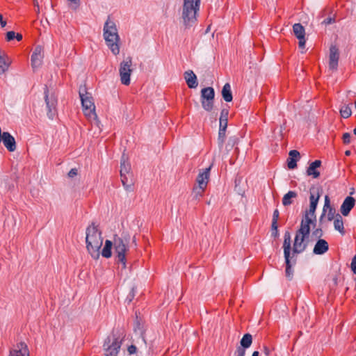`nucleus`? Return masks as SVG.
Returning <instances> with one entry per match:
<instances>
[{"label": "nucleus", "mask_w": 356, "mask_h": 356, "mask_svg": "<svg viewBox=\"0 0 356 356\" xmlns=\"http://www.w3.org/2000/svg\"><path fill=\"white\" fill-rule=\"evenodd\" d=\"M86 248L91 257L97 259L99 257V250L103 243L102 232L95 223L90 225L86 231Z\"/></svg>", "instance_id": "f257e3e1"}, {"label": "nucleus", "mask_w": 356, "mask_h": 356, "mask_svg": "<svg viewBox=\"0 0 356 356\" xmlns=\"http://www.w3.org/2000/svg\"><path fill=\"white\" fill-rule=\"evenodd\" d=\"M104 38L107 46L114 55L120 53L119 41L120 37L115 23L108 18L104 26Z\"/></svg>", "instance_id": "f03ea898"}, {"label": "nucleus", "mask_w": 356, "mask_h": 356, "mask_svg": "<svg viewBox=\"0 0 356 356\" xmlns=\"http://www.w3.org/2000/svg\"><path fill=\"white\" fill-rule=\"evenodd\" d=\"M201 0H184L181 17L186 27L191 26L197 20Z\"/></svg>", "instance_id": "7ed1b4c3"}, {"label": "nucleus", "mask_w": 356, "mask_h": 356, "mask_svg": "<svg viewBox=\"0 0 356 356\" xmlns=\"http://www.w3.org/2000/svg\"><path fill=\"white\" fill-rule=\"evenodd\" d=\"M284 255L285 259V276L289 280L293 278V270L292 266L296 263L295 256L291 255V234L289 232H286L284 235L283 243Z\"/></svg>", "instance_id": "20e7f679"}, {"label": "nucleus", "mask_w": 356, "mask_h": 356, "mask_svg": "<svg viewBox=\"0 0 356 356\" xmlns=\"http://www.w3.org/2000/svg\"><path fill=\"white\" fill-rule=\"evenodd\" d=\"M129 238L127 237H120L117 235L113 237V249L115 260L120 263L123 268H126L127 258L126 255L129 251Z\"/></svg>", "instance_id": "39448f33"}, {"label": "nucleus", "mask_w": 356, "mask_h": 356, "mask_svg": "<svg viewBox=\"0 0 356 356\" xmlns=\"http://www.w3.org/2000/svg\"><path fill=\"white\" fill-rule=\"evenodd\" d=\"M311 227L308 225L300 224V228L296 231L293 243L292 255L299 254L305 251L307 246L306 239L310 233Z\"/></svg>", "instance_id": "423d86ee"}, {"label": "nucleus", "mask_w": 356, "mask_h": 356, "mask_svg": "<svg viewBox=\"0 0 356 356\" xmlns=\"http://www.w3.org/2000/svg\"><path fill=\"white\" fill-rule=\"evenodd\" d=\"M79 93L84 115L89 120H96L95 106L91 94L86 90L85 87H81Z\"/></svg>", "instance_id": "0eeeda50"}, {"label": "nucleus", "mask_w": 356, "mask_h": 356, "mask_svg": "<svg viewBox=\"0 0 356 356\" xmlns=\"http://www.w3.org/2000/svg\"><path fill=\"white\" fill-rule=\"evenodd\" d=\"M132 60L131 57H127L120 64L119 73L121 83L125 86L130 84V76L133 72Z\"/></svg>", "instance_id": "6e6552de"}, {"label": "nucleus", "mask_w": 356, "mask_h": 356, "mask_svg": "<svg viewBox=\"0 0 356 356\" xmlns=\"http://www.w3.org/2000/svg\"><path fill=\"white\" fill-rule=\"evenodd\" d=\"M211 167L212 165H209L208 168L200 170V172L196 179L197 183L198 184V188L195 189L196 196H202L209 180L210 170Z\"/></svg>", "instance_id": "1a4fd4ad"}, {"label": "nucleus", "mask_w": 356, "mask_h": 356, "mask_svg": "<svg viewBox=\"0 0 356 356\" xmlns=\"http://www.w3.org/2000/svg\"><path fill=\"white\" fill-rule=\"evenodd\" d=\"M44 100L47 108V115L50 120H53L56 115L57 97L54 93L49 94V89L44 88Z\"/></svg>", "instance_id": "9d476101"}, {"label": "nucleus", "mask_w": 356, "mask_h": 356, "mask_svg": "<svg viewBox=\"0 0 356 356\" xmlns=\"http://www.w3.org/2000/svg\"><path fill=\"white\" fill-rule=\"evenodd\" d=\"M215 92L213 88L207 87L201 90V103L203 108L211 111L213 108Z\"/></svg>", "instance_id": "9b49d317"}, {"label": "nucleus", "mask_w": 356, "mask_h": 356, "mask_svg": "<svg viewBox=\"0 0 356 356\" xmlns=\"http://www.w3.org/2000/svg\"><path fill=\"white\" fill-rule=\"evenodd\" d=\"M121 340L119 338L113 337L107 338L104 347L106 356H118L121 347Z\"/></svg>", "instance_id": "f8f14e48"}, {"label": "nucleus", "mask_w": 356, "mask_h": 356, "mask_svg": "<svg viewBox=\"0 0 356 356\" xmlns=\"http://www.w3.org/2000/svg\"><path fill=\"white\" fill-rule=\"evenodd\" d=\"M339 58V50L336 46H331L330 49L329 68L332 70H336L338 67Z\"/></svg>", "instance_id": "ddd939ff"}, {"label": "nucleus", "mask_w": 356, "mask_h": 356, "mask_svg": "<svg viewBox=\"0 0 356 356\" xmlns=\"http://www.w3.org/2000/svg\"><path fill=\"white\" fill-rule=\"evenodd\" d=\"M315 208H312L309 207V210L306 211L305 214L303 217V218L301 220L300 224L308 225L311 227V225L315 226L316 225V211Z\"/></svg>", "instance_id": "4468645a"}, {"label": "nucleus", "mask_w": 356, "mask_h": 356, "mask_svg": "<svg viewBox=\"0 0 356 356\" xmlns=\"http://www.w3.org/2000/svg\"><path fill=\"white\" fill-rule=\"evenodd\" d=\"M315 208H312L309 207V210L306 211L305 214L303 217V218L301 220L300 224L308 225L311 227V225L315 226L316 225V211Z\"/></svg>", "instance_id": "2eb2a0df"}, {"label": "nucleus", "mask_w": 356, "mask_h": 356, "mask_svg": "<svg viewBox=\"0 0 356 356\" xmlns=\"http://www.w3.org/2000/svg\"><path fill=\"white\" fill-rule=\"evenodd\" d=\"M1 140L9 152H14L16 149V142L15 138L8 132H3L2 134Z\"/></svg>", "instance_id": "dca6fc26"}, {"label": "nucleus", "mask_w": 356, "mask_h": 356, "mask_svg": "<svg viewBox=\"0 0 356 356\" xmlns=\"http://www.w3.org/2000/svg\"><path fill=\"white\" fill-rule=\"evenodd\" d=\"M9 356H29V350L26 343L20 342L10 351Z\"/></svg>", "instance_id": "f3484780"}, {"label": "nucleus", "mask_w": 356, "mask_h": 356, "mask_svg": "<svg viewBox=\"0 0 356 356\" xmlns=\"http://www.w3.org/2000/svg\"><path fill=\"white\" fill-rule=\"evenodd\" d=\"M355 204V200L350 196H348L343 202L341 206V213L344 216H347L351 209L354 207Z\"/></svg>", "instance_id": "a211bd4d"}, {"label": "nucleus", "mask_w": 356, "mask_h": 356, "mask_svg": "<svg viewBox=\"0 0 356 356\" xmlns=\"http://www.w3.org/2000/svg\"><path fill=\"white\" fill-rule=\"evenodd\" d=\"M42 59V55L41 47H36L31 55V65L34 70L41 65Z\"/></svg>", "instance_id": "6ab92c4d"}, {"label": "nucleus", "mask_w": 356, "mask_h": 356, "mask_svg": "<svg viewBox=\"0 0 356 356\" xmlns=\"http://www.w3.org/2000/svg\"><path fill=\"white\" fill-rule=\"evenodd\" d=\"M328 250V243L325 239H318L314 247L313 253L321 255L325 254Z\"/></svg>", "instance_id": "aec40b11"}, {"label": "nucleus", "mask_w": 356, "mask_h": 356, "mask_svg": "<svg viewBox=\"0 0 356 356\" xmlns=\"http://www.w3.org/2000/svg\"><path fill=\"white\" fill-rule=\"evenodd\" d=\"M321 165V161L320 160H316L312 162L307 170V175L315 179L318 178L320 176V172L318 170V168Z\"/></svg>", "instance_id": "412c9836"}, {"label": "nucleus", "mask_w": 356, "mask_h": 356, "mask_svg": "<svg viewBox=\"0 0 356 356\" xmlns=\"http://www.w3.org/2000/svg\"><path fill=\"white\" fill-rule=\"evenodd\" d=\"M11 63L10 58L0 49V74L5 73Z\"/></svg>", "instance_id": "4be33fe9"}, {"label": "nucleus", "mask_w": 356, "mask_h": 356, "mask_svg": "<svg viewBox=\"0 0 356 356\" xmlns=\"http://www.w3.org/2000/svg\"><path fill=\"white\" fill-rule=\"evenodd\" d=\"M184 79L188 88H195L197 86V76L192 70L185 72Z\"/></svg>", "instance_id": "5701e85b"}, {"label": "nucleus", "mask_w": 356, "mask_h": 356, "mask_svg": "<svg viewBox=\"0 0 356 356\" xmlns=\"http://www.w3.org/2000/svg\"><path fill=\"white\" fill-rule=\"evenodd\" d=\"M300 158V153L297 150H291L289 157L287 160V165L289 169H294L297 166V161Z\"/></svg>", "instance_id": "b1692460"}, {"label": "nucleus", "mask_w": 356, "mask_h": 356, "mask_svg": "<svg viewBox=\"0 0 356 356\" xmlns=\"http://www.w3.org/2000/svg\"><path fill=\"white\" fill-rule=\"evenodd\" d=\"M131 170V165L128 161L127 156L124 154L122 156L120 163V175L129 174Z\"/></svg>", "instance_id": "393cba45"}, {"label": "nucleus", "mask_w": 356, "mask_h": 356, "mask_svg": "<svg viewBox=\"0 0 356 356\" xmlns=\"http://www.w3.org/2000/svg\"><path fill=\"white\" fill-rule=\"evenodd\" d=\"M113 247V241L106 240L102 251V255L105 258H110L112 255V248Z\"/></svg>", "instance_id": "a878e982"}, {"label": "nucleus", "mask_w": 356, "mask_h": 356, "mask_svg": "<svg viewBox=\"0 0 356 356\" xmlns=\"http://www.w3.org/2000/svg\"><path fill=\"white\" fill-rule=\"evenodd\" d=\"M222 96L227 102H230L232 100L233 97L229 83H227L224 85L222 90Z\"/></svg>", "instance_id": "bb28decb"}, {"label": "nucleus", "mask_w": 356, "mask_h": 356, "mask_svg": "<svg viewBox=\"0 0 356 356\" xmlns=\"http://www.w3.org/2000/svg\"><path fill=\"white\" fill-rule=\"evenodd\" d=\"M296 192L290 191L286 193L282 198V204L284 206H289L293 203V199L297 197Z\"/></svg>", "instance_id": "cd10ccee"}, {"label": "nucleus", "mask_w": 356, "mask_h": 356, "mask_svg": "<svg viewBox=\"0 0 356 356\" xmlns=\"http://www.w3.org/2000/svg\"><path fill=\"white\" fill-rule=\"evenodd\" d=\"M334 229L339 231L341 234H345L343 218L339 213L337 214L336 218L334 220Z\"/></svg>", "instance_id": "c85d7f7f"}, {"label": "nucleus", "mask_w": 356, "mask_h": 356, "mask_svg": "<svg viewBox=\"0 0 356 356\" xmlns=\"http://www.w3.org/2000/svg\"><path fill=\"white\" fill-rule=\"evenodd\" d=\"M293 31L297 38L305 37V28L300 23L295 24L293 26Z\"/></svg>", "instance_id": "c756f323"}, {"label": "nucleus", "mask_w": 356, "mask_h": 356, "mask_svg": "<svg viewBox=\"0 0 356 356\" xmlns=\"http://www.w3.org/2000/svg\"><path fill=\"white\" fill-rule=\"evenodd\" d=\"M241 346L244 348H249L252 343V337L250 334L247 333L243 335L241 340Z\"/></svg>", "instance_id": "7c9ffc66"}, {"label": "nucleus", "mask_w": 356, "mask_h": 356, "mask_svg": "<svg viewBox=\"0 0 356 356\" xmlns=\"http://www.w3.org/2000/svg\"><path fill=\"white\" fill-rule=\"evenodd\" d=\"M121 177V181L122 183L123 186L127 191H129L131 189L132 187V182L129 180V174H124V175H120Z\"/></svg>", "instance_id": "2f4dec72"}, {"label": "nucleus", "mask_w": 356, "mask_h": 356, "mask_svg": "<svg viewBox=\"0 0 356 356\" xmlns=\"http://www.w3.org/2000/svg\"><path fill=\"white\" fill-rule=\"evenodd\" d=\"M227 116H228V111L227 109L222 110L221 115L220 118V127H227Z\"/></svg>", "instance_id": "473e14b6"}, {"label": "nucleus", "mask_w": 356, "mask_h": 356, "mask_svg": "<svg viewBox=\"0 0 356 356\" xmlns=\"http://www.w3.org/2000/svg\"><path fill=\"white\" fill-rule=\"evenodd\" d=\"M340 114L342 118H348L352 115V111L349 105H343L340 108Z\"/></svg>", "instance_id": "72a5a7b5"}, {"label": "nucleus", "mask_w": 356, "mask_h": 356, "mask_svg": "<svg viewBox=\"0 0 356 356\" xmlns=\"http://www.w3.org/2000/svg\"><path fill=\"white\" fill-rule=\"evenodd\" d=\"M227 127H220L219 128V132H218V145L220 147H221L225 141V132H226Z\"/></svg>", "instance_id": "f704fd0d"}, {"label": "nucleus", "mask_w": 356, "mask_h": 356, "mask_svg": "<svg viewBox=\"0 0 356 356\" xmlns=\"http://www.w3.org/2000/svg\"><path fill=\"white\" fill-rule=\"evenodd\" d=\"M319 193L316 188L310 189V202H318L319 200Z\"/></svg>", "instance_id": "c9c22d12"}, {"label": "nucleus", "mask_w": 356, "mask_h": 356, "mask_svg": "<svg viewBox=\"0 0 356 356\" xmlns=\"http://www.w3.org/2000/svg\"><path fill=\"white\" fill-rule=\"evenodd\" d=\"M327 218L329 221H331L336 218V216L337 213H336V210L334 208H332V207L327 208Z\"/></svg>", "instance_id": "e433bc0d"}, {"label": "nucleus", "mask_w": 356, "mask_h": 356, "mask_svg": "<svg viewBox=\"0 0 356 356\" xmlns=\"http://www.w3.org/2000/svg\"><path fill=\"white\" fill-rule=\"evenodd\" d=\"M329 207H331L330 204V199H329V197L327 195H326L325 197V204H324V206H323V213L321 216V220H323L325 213L327 212V208Z\"/></svg>", "instance_id": "4c0bfd02"}, {"label": "nucleus", "mask_w": 356, "mask_h": 356, "mask_svg": "<svg viewBox=\"0 0 356 356\" xmlns=\"http://www.w3.org/2000/svg\"><path fill=\"white\" fill-rule=\"evenodd\" d=\"M236 141L237 138L235 137L230 138L229 139L227 145H226V148L228 149V151H229L234 147V145L236 143Z\"/></svg>", "instance_id": "58836bf2"}, {"label": "nucleus", "mask_w": 356, "mask_h": 356, "mask_svg": "<svg viewBox=\"0 0 356 356\" xmlns=\"http://www.w3.org/2000/svg\"><path fill=\"white\" fill-rule=\"evenodd\" d=\"M322 236H323V231H322L321 228H316L312 232V236H314L316 238L321 239V238Z\"/></svg>", "instance_id": "ea45409f"}, {"label": "nucleus", "mask_w": 356, "mask_h": 356, "mask_svg": "<svg viewBox=\"0 0 356 356\" xmlns=\"http://www.w3.org/2000/svg\"><path fill=\"white\" fill-rule=\"evenodd\" d=\"M342 139L343 143L349 144L350 143V134L349 133H344Z\"/></svg>", "instance_id": "a19ab883"}, {"label": "nucleus", "mask_w": 356, "mask_h": 356, "mask_svg": "<svg viewBox=\"0 0 356 356\" xmlns=\"http://www.w3.org/2000/svg\"><path fill=\"white\" fill-rule=\"evenodd\" d=\"M15 38V31H10L7 32L6 40L8 41H10V40H13Z\"/></svg>", "instance_id": "79ce46f5"}, {"label": "nucleus", "mask_w": 356, "mask_h": 356, "mask_svg": "<svg viewBox=\"0 0 356 356\" xmlns=\"http://www.w3.org/2000/svg\"><path fill=\"white\" fill-rule=\"evenodd\" d=\"M299 42H298V46L300 49H305V42H306V40H305V37H302V38H298Z\"/></svg>", "instance_id": "37998d69"}, {"label": "nucleus", "mask_w": 356, "mask_h": 356, "mask_svg": "<svg viewBox=\"0 0 356 356\" xmlns=\"http://www.w3.org/2000/svg\"><path fill=\"white\" fill-rule=\"evenodd\" d=\"M236 356H245V348L243 347H238L236 352Z\"/></svg>", "instance_id": "c03bdc74"}, {"label": "nucleus", "mask_w": 356, "mask_h": 356, "mask_svg": "<svg viewBox=\"0 0 356 356\" xmlns=\"http://www.w3.org/2000/svg\"><path fill=\"white\" fill-rule=\"evenodd\" d=\"M68 1H70L71 3H72V8L73 9H76L79 6V3H80V0H67Z\"/></svg>", "instance_id": "a18cd8bd"}, {"label": "nucleus", "mask_w": 356, "mask_h": 356, "mask_svg": "<svg viewBox=\"0 0 356 356\" xmlns=\"http://www.w3.org/2000/svg\"><path fill=\"white\" fill-rule=\"evenodd\" d=\"M78 174V170L76 168H72L70 170V172H68V177L70 178H73L75 176H76Z\"/></svg>", "instance_id": "49530a36"}, {"label": "nucleus", "mask_w": 356, "mask_h": 356, "mask_svg": "<svg viewBox=\"0 0 356 356\" xmlns=\"http://www.w3.org/2000/svg\"><path fill=\"white\" fill-rule=\"evenodd\" d=\"M272 229L273 233H275V234H277V220H272Z\"/></svg>", "instance_id": "de8ad7c7"}, {"label": "nucleus", "mask_w": 356, "mask_h": 356, "mask_svg": "<svg viewBox=\"0 0 356 356\" xmlns=\"http://www.w3.org/2000/svg\"><path fill=\"white\" fill-rule=\"evenodd\" d=\"M351 268L355 274H356V255L353 257L351 262Z\"/></svg>", "instance_id": "09e8293b"}, {"label": "nucleus", "mask_w": 356, "mask_h": 356, "mask_svg": "<svg viewBox=\"0 0 356 356\" xmlns=\"http://www.w3.org/2000/svg\"><path fill=\"white\" fill-rule=\"evenodd\" d=\"M128 352L130 355L135 353L136 352V347L134 345H131L128 347Z\"/></svg>", "instance_id": "8fccbe9b"}, {"label": "nucleus", "mask_w": 356, "mask_h": 356, "mask_svg": "<svg viewBox=\"0 0 356 356\" xmlns=\"http://www.w3.org/2000/svg\"><path fill=\"white\" fill-rule=\"evenodd\" d=\"M280 216V212L278 209H275L273 214V220H278Z\"/></svg>", "instance_id": "3c124183"}, {"label": "nucleus", "mask_w": 356, "mask_h": 356, "mask_svg": "<svg viewBox=\"0 0 356 356\" xmlns=\"http://www.w3.org/2000/svg\"><path fill=\"white\" fill-rule=\"evenodd\" d=\"M334 19H332V17H327V18L325 19L322 23L325 25H327V24H332V22H334Z\"/></svg>", "instance_id": "603ef678"}, {"label": "nucleus", "mask_w": 356, "mask_h": 356, "mask_svg": "<svg viewBox=\"0 0 356 356\" xmlns=\"http://www.w3.org/2000/svg\"><path fill=\"white\" fill-rule=\"evenodd\" d=\"M0 24L1 27H5L6 26V22L3 20V16L0 15Z\"/></svg>", "instance_id": "864d4df0"}, {"label": "nucleus", "mask_w": 356, "mask_h": 356, "mask_svg": "<svg viewBox=\"0 0 356 356\" xmlns=\"http://www.w3.org/2000/svg\"><path fill=\"white\" fill-rule=\"evenodd\" d=\"M17 41H20L22 40V35L20 33H15V38Z\"/></svg>", "instance_id": "5fc2aeb1"}, {"label": "nucleus", "mask_w": 356, "mask_h": 356, "mask_svg": "<svg viewBox=\"0 0 356 356\" xmlns=\"http://www.w3.org/2000/svg\"><path fill=\"white\" fill-rule=\"evenodd\" d=\"M317 204H318V202H310L309 207L316 209Z\"/></svg>", "instance_id": "6e6d98bb"}, {"label": "nucleus", "mask_w": 356, "mask_h": 356, "mask_svg": "<svg viewBox=\"0 0 356 356\" xmlns=\"http://www.w3.org/2000/svg\"><path fill=\"white\" fill-rule=\"evenodd\" d=\"M264 352L266 355H268L270 353V350L267 347H264Z\"/></svg>", "instance_id": "4d7b16f0"}, {"label": "nucleus", "mask_w": 356, "mask_h": 356, "mask_svg": "<svg viewBox=\"0 0 356 356\" xmlns=\"http://www.w3.org/2000/svg\"><path fill=\"white\" fill-rule=\"evenodd\" d=\"M134 297V293H131L129 296H128V298H129V301H131V299Z\"/></svg>", "instance_id": "13d9d810"}, {"label": "nucleus", "mask_w": 356, "mask_h": 356, "mask_svg": "<svg viewBox=\"0 0 356 356\" xmlns=\"http://www.w3.org/2000/svg\"><path fill=\"white\" fill-rule=\"evenodd\" d=\"M252 356H259V353L258 351L253 352Z\"/></svg>", "instance_id": "bf43d9fd"}, {"label": "nucleus", "mask_w": 356, "mask_h": 356, "mask_svg": "<svg viewBox=\"0 0 356 356\" xmlns=\"http://www.w3.org/2000/svg\"><path fill=\"white\" fill-rule=\"evenodd\" d=\"M345 154L346 156H349L350 154V152L349 150L346 151Z\"/></svg>", "instance_id": "052dcab7"}, {"label": "nucleus", "mask_w": 356, "mask_h": 356, "mask_svg": "<svg viewBox=\"0 0 356 356\" xmlns=\"http://www.w3.org/2000/svg\"><path fill=\"white\" fill-rule=\"evenodd\" d=\"M353 133L355 135H356V127L353 129Z\"/></svg>", "instance_id": "680f3d73"}, {"label": "nucleus", "mask_w": 356, "mask_h": 356, "mask_svg": "<svg viewBox=\"0 0 356 356\" xmlns=\"http://www.w3.org/2000/svg\"><path fill=\"white\" fill-rule=\"evenodd\" d=\"M35 3V6H38V3L36 2V1H35V3Z\"/></svg>", "instance_id": "e2e57ef3"}]
</instances>
